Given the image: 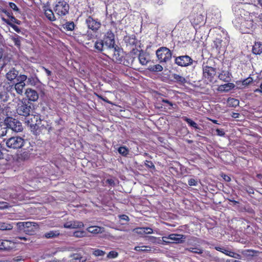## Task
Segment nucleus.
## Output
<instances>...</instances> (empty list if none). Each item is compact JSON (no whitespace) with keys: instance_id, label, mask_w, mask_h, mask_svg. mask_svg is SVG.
<instances>
[{"instance_id":"nucleus-1","label":"nucleus","mask_w":262,"mask_h":262,"mask_svg":"<svg viewBox=\"0 0 262 262\" xmlns=\"http://www.w3.org/2000/svg\"><path fill=\"white\" fill-rule=\"evenodd\" d=\"M16 225L20 231L28 235L34 234L39 228V226L36 222H18Z\"/></svg>"},{"instance_id":"nucleus-2","label":"nucleus","mask_w":262,"mask_h":262,"mask_svg":"<svg viewBox=\"0 0 262 262\" xmlns=\"http://www.w3.org/2000/svg\"><path fill=\"white\" fill-rule=\"evenodd\" d=\"M27 79V76L25 75H19L17 81L18 82L15 84L10 86V90H14L16 93L19 95H23L24 90L26 86L25 81Z\"/></svg>"},{"instance_id":"nucleus-3","label":"nucleus","mask_w":262,"mask_h":262,"mask_svg":"<svg viewBox=\"0 0 262 262\" xmlns=\"http://www.w3.org/2000/svg\"><path fill=\"white\" fill-rule=\"evenodd\" d=\"M69 10V4L64 0H59L56 2L54 7V11L58 16L66 15Z\"/></svg>"},{"instance_id":"nucleus-4","label":"nucleus","mask_w":262,"mask_h":262,"mask_svg":"<svg viewBox=\"0 0 262 262\" xmlns=\"http://www.w3.org/2000/svg\"><path fill=\"white\" fill-rule=\"evenodd\" d=\"M5 123L8 130L10 129L16 133L23 130L21 123L14 118L12 117L7 118L5 120Z\"/></svg>"},{"instance_id":"nucleus-5","label":"nucleus","mask_w":262,"mask_h":262,"mask_svg":"<svg viewBox=\"0 0 262 262\" xmlns=\"http://www.w3.org/2000/svg\"><path fill=\"white\" fill-rule=\"evenodd\" d=\"M156 55L160 63L166 62L171 58L170 50L166 47H161L156 51Z\"/></svg>"},{"instance_id":"nucleus-6","label":"nucleus","mask_w":262,"mask_h":262,"mask_svg":"<svg viewBox=\"0 0 262 262\" xmlns=\"http://www.w3.org/2000/svg\"><path fill=\"white\" fill-rule=\"evenodd\" d=\"M24 144L25 140L19 136L11 137L6 141L7 146L13 149L20 148L24 145Z\"/></svg>"},{"instance_id":"nucleus-7","label":"nucleus","mask_w":262,"mask_h":262,"mask_svg":"<svg viewBox=\"0 0 262 262\" xmlns=\"http://www.w3.org/2000/svg\"><path fill=\"white\" fill-rule=\"evenodd\" d=\"M238 27L243 33H249L254 27L253 21L252 19L245 20L241 19Z\"/></svg>"},{"instance_id":"nucleus-8","label":"nucleus","mask_w":262,"mask_h":262,"mask_svg":"<svg viewBox=\"0 0 262 262\" xmlns=\"http://www.w3.org/2000/svg\"><path fill=\"white\" fill-rule=\"evenodd\" d=\"M26 122L31 128L36 129L41 123L40 116L39 114L29 115L26 118Z\"/></svg>"},{"instance_id":"nucleus-9","label":"nucleus","mask_w":262,"mask_h":262,"mask_svg":"<svg viewBox=\"0 0 262 262\" xmlns=\"http://www.w3.org/2000/svg\"><path fill=\"white\" fill-rule=\"evenodd\" d=\"M31 108L30 104L25 103L21 101L18 104L16 111L18 115L27 117L30 115Z\"/></svg>"},{"instance_id":"nucleus-10","label":"nucleus","mask_w":262,"mask_h":262,"mask_svg":"<svg viewBox=\"0 0 262 262\" xmlns=\"http://www.w3.org/2000/svg\"><path fill=\"white\" fill-rule=\"evenodd\" d=\"M85 22L89 29H91L94 32L97 31L101 25L99 21L94 19L92 16H89Z\"/></svg>"},{"instance_id":"nucleus-11","label":"nucleus","mask_w":262,"mask_h":262,"mask_svg":"<svg viewBox=\"0 0 262 262\" xmlns=\"http://www.w3.org/2000/svg\"><path fill=\"white\" fill-rule=\"evenodd\" d=\"M215 74V69L208 66H205L204 67L203 75L209 82H212L213 81Z\"/></svg>"},{"instance_id":"nucleus-12","label":"nucleus","mask_w":262,"mask_h":262,"mask_svg":"<svg viewBox=\"0 0 262 262\" xmlns=\"http://www.w3.org/2000/svg\"><path fill=\"white\" fill-rule=\"evenodd\" d=\"M65 228L68 229H76L81 228L84 227V224L82 222L78 221H70L65 223L63 225Z\"/></svg>"},{"instance_id":"nucleus-13","label":"nucleus","mask_w":262,"mask_h":262,"mask_svg":"<svg viewBox=\"0 0 262 262\" xmlns=\"http://www.w3.org/2000/svg\"><path fill=\"white\" fill-rule=\"evenodd\" d=\"M180 235L171 234L168 236L162 237V241L166 243H179L180 242Z\"/></svg>"},{"instance_id":"nucleus-14","label":"nucleus","mask_w":262,"mask_h":262,"mask_svg":"<svg viewBox=\"0 0 262 262\" xmlns=\"http://www.w3.org/2000/svg\"><path fill=\"white\" fill-rule=\"evenodd\" d=\"M25 94L29 101H36L38 99V94L37 92L32 89H27L26 90Z\"/></svg>"},{"instance_id":"nucleus-15","label":"nucleus","mask_w":262,"mask_h":262,"mask_svg":"<svg viewBox=\"0 0 262 262\" xmlns=\"http://www.w3.org/2000/svg\"><path fill=\"white\" fill-rule=\"evenodd\" d=\"M19 76L18 71L14 68L10 69L6 74V79L10 81H12L14 79L17 80Z\"/></svg>"},{"instance_id":"nucleus-16","label":"nucleus","mask_w":262,"mask_h":262,"mask_svg":"<svg viewBox=\"0 0 262 262\" xmlns=\"http://www.w3.org/2000/svg\"><path fill=\"white\" fill-rule=\"evenodd\" d=\"M229 43V38L225 37L223 40L220 38H216L214 41V45L217 50H220L222 48H225Z\"/></svg>"},{"instance_id":"nucleus-17","label":"nucleus","mask_w":262,"mask_h":262,"mask_svg":"<svg viewBox=\"0 0 262 262\" xmlns=\"http://www.w3.org/2000/svg\"><path fill=\"white\" fill-rule=\"evenodd\" d=\"M49 5V3L47 2L43 7L45 15L49 20L54 21L56 20V18L52 10L48 8Z\"/></svg>"},{"instance_id":"nucleus-18","label":"nucleus","mask_w":262,"mask_h":262,"mask_svg":"<svg viewBox=\"0 0 262 262\" xmlns=\"http://www.w3.org/2000/svg\"><path fill=\"white\" fill-rule=\"evenodd\" d=\"M114 52L113 60L119 63L125 64V61H123V56L120 52L116 50V48L112 50Z\"/></svg>"},{"instance_id":"nucleus-19","label":"nucleus","mask_w":262,"mask_h":262,"mask_svg":"<svg viewBox=\"0 0 262 262\" xmlns=\"http://www.w3.org/2000/svg\"><path fill=\"white\" fill-rule=\"evenodd\" d=\"M241 253L244 256L246 257V258H251L255 256H257L259 252L254 250L247 249L242 250Z\"/></svg>"},{"instance_id":"nucleus-20","label":"nucleus","mask_w":262,"mask_h":262,"mask_svg":"<svg viewBox=\"0 0 262 262\" xmlns=\"http://www.w3.org/2000/svg\"><path fill=\"white\" fill-rule=\"evenodd\" d=\"M138 58L140 63L143 66L146 65L149 61V55L143 51L140 52Z\"/></svg>"},{"instance_id":"nucleus-21","label":"nucleus","mask_w":262,"mask_h":262,"mask_svg":"<svg viewBox=\"0 0 262 262\" xmlns=\"http://www.w3.org/2000/svg\"><path fill=\"white\" fill-rule=\"evenodd\" d=\"M13 243L8 240H0V249L9 250L12 248Z\"/></svg>"},{"instance_id":"nucleus-22","label":"nucleus","mask_w":262,"mask_h":262,"mask_svg":"<svg viewBox=\"0 0 262 262\" xmlns=\"http://www.w3.org/2000/svg\"><path fill=\"white\" fill-rule=\"evenodd\" d=\"M30 157V154L28 151H20L16 155V160L21 162L28 160Z\"/></svg>"},{"instance_id":"nucleus-23","label":"nucleus","mask_w":262,"mask_h":262,"mask_svg":"<svg viewBox=\"0 0 262 262\" xmlns=\"http://www.w3.org/2000/svg\"><path fill=\"white\" fill-rule=\"evenodd\" d=\"M182 118L184 121H186L190 127L195 129L197 132H199L201 129V127L191 119L186 117H183Z\"/></svg>"},{"instance_id":"nucleus-24","label":"nucleus","mask_w":262,"mask_h":262,"mask_svg":"<svg viewBox=\"0 0 262 262\" xmlns=\"http://www.w3.org/2000/svg\"><path fill=\"white\" fill-rule=\"evenodd\" d=\"M193 60L188 55L181 56V67H187L192 63Z\"/></svg>"},{"instance_id":"nucleus-25","label":"nucleus","mask_w":262,"mask_h":262,"mask_svg":"<svg viewBox=\"0 0 262 262\" xmlns=\"http://www.w3.org/2000/svg\"><path fill=\"white\" fill-rule=\"evenodd\" d=\"M252 52L256 55H260L262 53V43L259 41L255 42L253 46Z\"/></svg>"},{"instance_id":"nucleus-26","label":"nucleus","mask_w":262,"mask_h":262,"mask_svg":"<svg viewBox=\"0 0 262 262\" xmlns=\"http://www.w3.org/2000/svg\"><path fill=\"white\" fill-rule=\"evenodd\" d=\"M86 230L89 232L97 234L103 232L104 228L99 226H90L88 227Z\"/></svg>"},{"instance_id":"nucleus-27","label":"nucleus","mask_w":262,"mask_h":262,"mask_svg":"<svg viewBox=\"0 0 262 262\" xmlns=\"http://www.w3.org/2000/svg\"><path fill=\"white\" fill-rule=\"evenodd\" d=\"M60 235L59 230H51L46 233L43 236L46 238H53L58 237Z\"/></svg>"},{"instance_id":"nucleus-28","label":"nucleus","mask_w":262,"mask_h":262,"mask_svg":"<svg viewBox=\"0 0 262 262\" xmlns=\"http://www.w3.org/2000/svg\"><path fill=\"white\" fill-rule=\"evenodd\" d=\"M95 49L99 52H101L105 47L103 41L101 39L97 40L94 43Z\"/></svg>"},{"instance_id":"nucleus-29","label":"nucleus","mask_w":262,"mask_h":262,"mask_svg":"<svg viewBox=\"0 0 262 262\" xmlns=\"http://www.w3.org/2000/svg\"><path fill=\"white\" fill-rule=\"evenodd\" d=\"M103 41L105 48L112 50L116 48L115 47V40H110L109 39L104 38Z\"/></svg>"},{"instance_id":"nucleus-30","label":"nucleus","mask_w":262,"mask_h":262,"mask_svg":"<svg viewBox=\"0 0 262 262\" xmlns=\"http://www.w3.org/2000/svg\"><path fill=\"white\" fill-rule=\"evenodd\" d=\"M230 73L228 71H222L218 76V78L225 82H228L230 79Z\"/></svg>"},{"instance_id":"nucleus-31","label":"nucleus","mask_w":262,"mask_h":262,"mask_svg":"<svg viewBox=\"0 0 262 262\" xmlns=\"http://www.w3.org/2000/svg\"><path fill=\"white\" fill-rule=\"evenodd\" d=\"M10 98L9 90L7 91H2L0 93V100L1 101L6 102H7Z\"/></svg>"},{"instance_id":"nucleus-32","label":"nucleus","mask_w":262,"mask_h":262,"mask_svg":"<svg viewBox=\"0 0 262 262\" xmlns=\"http://www.w3.org/2000/svg\"><path fill=\"white\" fill-rule=\"evenodd\" d=\"M72 262H84L86 261V258L82 257L80 254L76 253L72 256Z\"/></svg>"},{"instance_id":"nucleus-33","label":"nucleus","mask_w":262,"mask_h":262,"mask_svg":"<svg viewBox=\"0 0 262 262\" xmlns=\"http://www.w3.org/2000/svg\"><path fill=\"white\" fill-rule=\"evenodd\" d=\"M11 39L13 41L14 44L17 47H19L20 46V42L22 37L18 36V35L14 34L13 35L11 36Z\"/></svg>"},{"instance_id":"nucleus-34","label":"nucleus","mask_w":262,"mask_h":262,"mask_svg":"<svg viewBox=\"0 0 262 262\" xmlns=\"http://www.w3.org/2000/svg\"><path fill=\"white\" fill-rule=\"evenodd\" d=\"M228 104L232 107H236L239 104V101L237 99L233 98H229L227 100Z\"/></svg>"},{"instance_id":"nucleus-35","label":"nucleus","mask_w":262,"mask_h":262,"mask_svg":"<svg viewBox=\"0 0 262 262\" xmlns=\"http://www.w3.org/2000/svg\"><path fill=\"white\" fill-rule=\"evenodd\" d=\"M13 228L11 224L6 223L0 222V230H11Z\"/></svg>"},{"instance_id":"nucleus-36","label":"nucleus","mask_w":262,"mask_h":262,"mask_svg":"<svg viewBox=\"0 0 262 262\" xmlns=\"http://www.w3.org/2000/svg\"><path fill=\"white\" fill-rule=\"evenodd\" d=\"M4 21L7 23L8 25H9L13 29V30L16 31L17 33H19L20 32V30L19 28L18 27L14 25V24L11 23L10 20L3 18Z\"/></svg>"},{"instance_id":"nucleus-37","label":"nucleus","mask_w":262,"mask_h":262,"mask_svg":"<svg viewBox=\"0 0 262 262\" xmlns=\"http://www.w3.org/2000/svg\"><path fill=\"white\" fill-rule=\"evenodd\" d=\"M118 151L120 154H121L123 156H126L128 154V149L125 146H121L120 147Z\"/></svg>"},{"instance_id":"nucleus-38","label":"nucleus","mask_w":262,"mask_h":262,"mask_svg":"<svg viewBox=\"0 0 262 262\" xmlns=\"http://www.w3.org/2000/svg\"><path fill=\"white\" fill-rule=\"evenodd\" d=\"M148 69L153 72H161L163 70V67L160 64H156L154 66H150Z\"/></svg>"},{"instance_id":"nucleus-39","label":"nucleus","mask_w":262,"mask_h":262,"mask_svg":"<svg viewBox=\"0 0 262 262\" xmlns=\"http://www.w3.org/2000/svg\"><path fill=\"white\" fill-rule=\"evenodd\" d=\"M186 250H187L189 251L197 254H202L203 252V249H200L198 247H190L189 248L186 249Z\"/></svg>"},{"instance_id":"nucleus-40","label":"nucleus","mask_w":262,"mask_h":262,"mask_svg":"<svg viewBox=\"0 0 262 262\" xmlns=\"http://www.w3.org/2000/svg\"><path fill=\"white\" fill-rule=\"evenodd\" d=\"M104 38L115 40V36L112 31L110 30L105 34Z\"/></svg>"},{"instance_id":"nucleus-41","label":"nucleus","mask_w":262,"mask_h":262,"mask_svg":"<svg viewBox=\"0 0 262 262\" xmlns=\"http://www.w3.org/2000/svg\"><path fill=\"white\" fill-rule=\"evenodd\" d=\"M27 79L29 83L32 85H35L38 80L36 77L33 76L29 77L28 78H27Z\"/></svg>"},{"instance_id":"nucleus-42","label":"nucleus","mask_w":262,"mask_h":262,"mask_svg":"<svg viewBox=\"0 0 262 262\" xmlns=\"http://www.w3.org/2000/svg\"><path fill=\"white\" fill-rule=\"evenodd\" d=\"M222 87L224 88L225 91H228L233 89L234 87V84L232 83H229L222 85Z\"/></svg>"},{"instance_id":"nucleus-43","label":"nucleus","mask_w":262,"mask_h":262,"mask_svg":"<svg viewBox=\"0 0 262 262\" xmlns=\"http://www.w3.org/2000/svg\"><path fill=\"white\" fill-rule=\"evenodd\" d=\"M73 234L76 237H82L85 235V232L83 231H76L74 232Z\"/></svg>"},{"instance_id":"nucleus-44","label":"nucleus","mask_w":262,"mask_h":262,"mask_svg":"<svg viewBox=\"0 0 262 262\" xmlns=\"http://www.w3.org/2000/svg\"><path fill=\"white\" fill-rule=\"evenodd\" d=\"M75 25L73 22L68 23L66 24L65 28L68 31H72L74 29Z\"/></svg>"},{"instance_id":"nucleus-45","label":"nucleus","mask_w":262,"mask_h":262,"mask_svg":"<svg viewBox=\"0 0 262 262\" xmlns=\"http://www.w3.org/2000/svg\"><path fill=\"white\" fill-rule=\"evenodd\" d=\"M8 129L6 126L2 127L0 126V138L6 135Z\"/></svg>"},{"instance_id":"nucleus-46","label":"nucleus","mask_w":262,"mask_h":262,"mask_svg":"<svg viewBox=\"0 0 262 262\" xmlns=\"http://www.w3.org/2000/svg\"><path fill=\"white\" fill-rule=\"evenodd\" d=\"M118 255V253L117 252L111 251L108 253L107 257L108 258H115L117 257Z\"/></svg>"},{"instance_id":"nucleus-47","label":"nucleus","mask_w":262,"mask_h":262,"mask_svg":"<svg viewBox=\"0 0 262 262\" xmlns=\"http://www.w3.org/2000/svg\"><path fill=\"white\" fill-rule=\"evenodd\" d=\"M147 248H148L147 247L137 246V247H135L134 249H135V250H136L137 251L146 252V251H150V249H147Z\"/></svg>"},{"instance_id":"nucleus-48","label":"nucleus","mask_w":262,"mask_h":262,"mask_svg":"<svg viewBox=\"0 0 262 262\" xmlns=\"http://www.w3.org/2000/svg\"><path fill=\"white\" fill-rule=\"evenodd\" d=\"M105 254V252L99 249L95 250L93 251V254L96 256H103Z\"/></svg>"},{"instance_id":"nucleus-49","label":"nucleus","mask_w":262,"mask_h":262,"mask_svg":"<svg viewBox=\"0 0 262 262\" xmlns=\"http://www.w3.org/2000/svg\"><path fill=\"white\" fill-rule=\"evenodd\" d=\"M8 20L12 24H20V21L15 18L13 16H10V18Z\"/></svg>"},{"instance_id":"nucleus-50","label":"nucleus","mask_w":262,"mask_h":262,"mask_svg":"<svg viewBox=\"0 0 262 262\" xmlns=\"http://www.w3.org/2000/svg\"><path fill=\"white\" fill-rule=\"evenodd\" d=\"M252 81V78L251 77H248L243 81L242 84L243 85H247L251 83Z\"/></svg>"},{"instance_id":"nucleus-51","label":"nucleus","mask_w":262,"mask_h":262,"mask_svg":"<svg viewBox=\"0 0 262 262\" xmlns=\"http://www.w3.org/2000/svg\"><path fill=\"white\" fill-rule=\"evenodd\" d=\"M137 233L140 234H145L144 228H137L134 229Z\"/></svg>"},{"instance_id":"nucleus-52","label":"nucleus","mask_w":262,"mask_h":262,"mask_svg":"<svg viewBox=\"0 0 262 262\" xmlns=\"http://www.w3.org/2000/svg\"><path fill=\"white\" fill-rule=\"evenodd\" d=\"M145 165L147 167L149 168L154 169L155 167L153 163L150 161H147V160L145 161Z\"/></svg>"},{"instance_id":"nucleus-53","label":"nucleus","mask_w":262,"mask_h":262,"mask_svg":"<svg viewBox=\"0 0 262 262\" xmlns=\"http://www.w3.org/2000/svg\"><path fill=\"white\" fill-rule=\"evenodd\" d=\"M125 41L129 42L130 45H135V39L134 37H126L125 38Z\"/></svg>"},{"instance_id":"nucleus-54","label":"nucleus","mask_w":262,"mask_h":262,"mask_svg":"<svg viewBox=\"0 0 262 262\" xmlns=\"http://www.w3.org/2000/svg\"><path fill=\"white\" fill-rule=\"evenodd\" d=\"M10 8L13 9L14 11H18L19 9L17 6L13 2H10L9 4Z\"/></svg>"},{"instance_id":"nucleus-55","label":"nucleus","mask_w":262,"mask_h":262,"mask_svg":"<svg viewBox=\"0 0 262 262\" xmlns=\"http://www.w3.org/2000/svg\"><path fill=\"white\" fill-rule=\"evenodd\" d=\"M216 135L219 136L223 137L225 135V132L223 129H216Z\"/></svg>"},{"instance_id":"nucleus-56","label":"nucleus","mask_w":262,"mask_h":262,"mask_svg":"<svg viewBox=\"0 0 262 262\" xmlns=\"http://www.w3.org/2000/svg\"><path fill=\"white\" fill-rule=\"evenodd\" d=\"M188 184L190 185V186H196V184H197V182L195 180H194V179H190L189 181H188Z\"/></svg>"},{"instance_id":"nucleus-57","label":"nucleus","mask_w":262,"mask_h":262,"mask_svg":"<svg viewBox=\"0 0 262 262\" xmlns=\"http://www.w3.org/2000/svg\"><path fill=\"white\" fill-rule=\"evenodd\" d=\"M106 182L108 183L110 185L114 186L115 185V182L112 179H107Z\"/></svg>"},{"instance_id":"nucleus-58","label":"nucleus","mask_w":262,"mask_h":262,"mask_svg":"<svg viewBox=\"0 0 262 262\" xmlns=\"http://www.w3.org/2000/svg\"><path fill=\"white\" fill-rule=\"evenodd\" d=\"M145 234H151L153 232V230L149 227L144 228Z\"/></svg>"},{"instance_id":"nucleus-59","label":"nucleus","mask_w":262,"mask_h":262,"mask_svg":"<svg viewBox=\"0 0 262 262\" xmlns=\"http://www.w3.org/2000/svg\"><path fill=\"white\" fill-rule=\"evenodd\" d=\"M41 68L45 71V72L48 76H50L52 75V72L51 71L49 70L44 67H42Z\"/></svg>"},{"instance_id":"nucleus-60","label":"nucleus","mask_w":262,"mask_h":262,"mask_svg":"<svg viewBox=\"0 0 262 262\" xmlns=\"http://www.w3.org/2000/svg\"><path fill=\"white\" fill-rule=\"evenodd\" d=\"M120 219L122 220H124V221H128L129 220V217H128V216L124 215V214L120 215Z\"/></svg>"},{"instance_id":"nucleus-61","label":"nucleus","mask_w":262,"mask_h":262,"mask_svg":"<svg viewBox=\"0 0 262 262\" xmlns=\"http://www.w3.org/2000/svg\"><path fill=\"white\" fill-rule=\"evenodd\" d=\"M154 2L158 5H162L164 3L163 0H154Z\"/></svg>"},{"instance_id":"nucleus-62","label":"nucleus","mask_w":262,"mask_h":262,"mask_svg":"<svg viewBox=\"0 0 262 262\" xmlns=\"http://www.w3.org/2000/svg\"><path fill=\"white\" fill-rule=\"evenodd\" d=\"M231 252V251L229 250L224 249V251H223V253H224L225 254H226V255H228L229 256V255H230Z\"/></svg>"},{"instance_id":"nucleus-63","label":"nucleus","mask_w":262,"mask_h":262,"mask_svg":"<svg viewBox=\"0 0 262 262\" xmlns=\"http://www.w3.org/2000/svg\"><path fill=\"white\" fill-rule=\"evenodd\" d=\"M223 178L227 182H229L231 180L230 178L228 176L225 174L223 177Z\"/></svg>"},{"instance_id":"nucleus-64","label":"nucleus","mask_w":262,"mask_h":262,"mask_svg":"<svg viewBox=\"0 0 262 262\" xmlns=\"http://www.w3.org/2000/svg\"><path fill=\"white\" fill-rule=\"evenodd\" d=\"M6 207V203L4 202H0V209H4Z\"/></svg>"}]
</instances>
